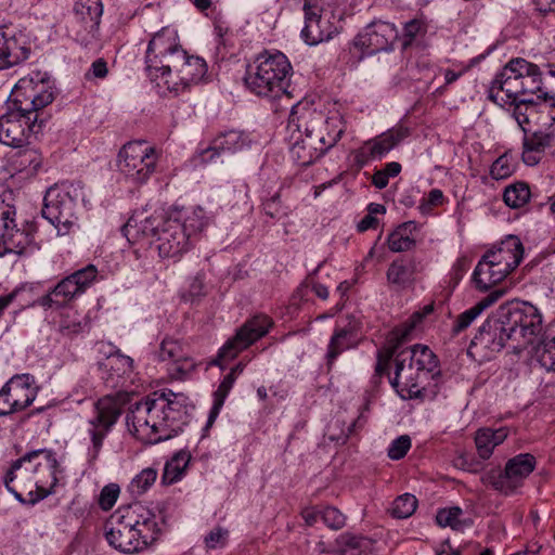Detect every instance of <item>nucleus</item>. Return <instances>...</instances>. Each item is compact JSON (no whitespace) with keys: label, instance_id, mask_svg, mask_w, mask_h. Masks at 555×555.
Returning a JSON list of instances; mask_svg holds the SVG:
<instances>
[{"label":"nucleus","instance_id":"47","mask_svg":"<svg viewBox=\"0 0 555 555\" xmlns=\"http://www.w3.org/2000/svg\"><path fill=\"white\" fill-rule=\"evenodd\" d=\"M158 473L153 467H146L138 473L129 483L132 495L139 496L147 492L157 479Z\"/></svg>","mask_w":555,"mask_h":555},{"label":"nucleus","instance_id":"54","mask_svg":"<svg viewBox=\"0 0 555 555\" xmlns=\"http://www.w3.org/2000/svg\"><path fill=\"white\" fill-rule=\"evenodd\" d=\"M401 164L398 162L387 163L384 168L377 170L372 176V184L379 190L385 189L390 178L397 177L401 172Z\"/></svg>","mask_w":555,"mask_h":555},{"label":"nucleus","instance_id":"35","mask_svg":"<svg viewBox=\"0 0 555 555\" xmlns=\"http://www.w3.org/2000/svg\"><path fill=\"white\" fill-rule=\"evenodd\" d=\"M505 293L506 291L503 288L494 289L473 307L460 313L453 322L452 334L459 335L466 331L486 309L494 305Z\"/></svg>","mask_w":555,"mask_h":555},{"label":"nucleus","instance_id":"51","mask_svg":"<svg viewBox=\"0 0 555 555\" xmlns=\"http://www.w3.org/2000/svg\"><path fill=\"white\" fill-rule=\"evenodd\" d=\"M525 115L522 113H518L521 116V120L528 121V116L533 118L538 113H542V126H553L555 125V101H546L541 103L540 111H537L533 106H524Z\"/></svg>","mask_w":555,"mask_h":555},{"label":"nucleus","instance_id":"29","mask_svg":"<svg viewBox=\"0 0 555 555\" xmlns=\"http://www.w3.org/2000/svg\"><path fill=\"white\" fill-rule=\"evenodd\" d=\"M30 47L23 34L0 30V70L15 66L29 57Z\"/></svg>","mask_w":555,"mask_h":555},{"label":"nucleus","instance_id":"18","mask_svg":"<svg viewBox=\"0 0 555 555\" xmlns=\"http://www.w3.org/2000/svg\"><path fill=\"white\" fill-rule=\"evenodd\" d=\"M38 395L35 377L30 374L12 376L0 389V416L21 412L33 404Z\"/></svg>","mask_w":555,"mask_h":555},{"label":"nucleus","instance_id":"33","mask_svg":"<svg viewBox=\"0 0 555 555\" xmlns=\"http://www.w3.org/2000/svg\"><path fill=\"white\" fill-rule=\"evenodd\" d=\"M178 73L181 76L179 83H172L175 88H186L189 90L193 85H197L205 78L207 74V64L204 59L199 56L189 55L184 50L183 56L177 59Z\"/></svg>","mask_w":555,"mask_h":555},{"label":"nucleus","instance_id":"28","mask_svg":"<svg viewBox=\"0 0 555 555\" xmlns=\"http://www.w3.org/2000/svg\"><path fill=\"white\" fill-rule=\"evenodd\" d=\"M158 359L168 361L175 365L179 378H184L191 374L195 367V360L189 356L183 344L175 338L166 337L159 346Z\"/></svg>","mask_w":555,"mask_h":555},{"label":"nucleus","instance_id":"5","mask_svg":"<svg viewBox=\"0 0 555 555\" xmlns=\"http://www.w3.org/2000/svg\"><path fill=\"white\" fill-rule=\"evenodd\" d=\"M65 480V469L57 454L51 449H38L27 452L14 461L3 477L7 489L18 500L25 493H37V499H44L55 491Z\"/></svg>","mask_w":555,"mask_h":555},{"label":"nucleus","instance_id":"56","mask_svg":"<svg viewBox=\"0 0 555 555\" xmlns=\"http://www.w3.org/2000/svg\"><path fill=\"white\" fill-rule=\"evenodd\" d=\"M320 518L332 530H340L346 526L347 517L337 507L324 506L320 508Z\"/></svg>","mask_w":555,"mask_h":555},{"label":"nucleus","instance_id":"64","mask_svg":"<svg viewBox=\"0 0 555 555\" xmlns=\"http://www.w3.org/2000/svg\"><path fill=\"white\" fill-rule=\"evenodd\" d=\"M30 291L31 288L29 286H17L10 294L0 296V318L2 317L4 310L9 307L10 304L13 302L15 298Z\"/></svg>","mask_w":555,"mask_h":555},{"label":"nucleus","instance_id":"13","mask_svg":"<svg viewBox=\"0 0 555 555\" xmlns=\"http://www.w3.org/2000/svg\"><path fill=\"white\" fill-rule=\"evenodd\" d=\"M99 271L95 266L88 264L62 279L51 291L38 301L43 310L61 308L83 295L96 281Z\"/></svg>","mask_w":555,"mask_h":555},{"label":"nucleus","instance_id":"19","mask_svg":"<svg viewBox=\"0 0 555 555\" xmlns=\"http://www.w3.org/2000/svg\"><path fill=\"white\" fill-rule=\"evenodd\" d=\"M251 146L250 134L240 129L218 132L207 146L198 147L195 162L201 165L216 163L221 155H233Z\"/></svg>","mask_w":555,"mask_h":555},{"label":"nucleus","instance_id":"6","mask_svg":"<svg viewBox=\"0 0 555 555\" xmlns=\"http://www.w3.org/2000/svg\"><path fill=\"white\" fill-rule=\"evenodd\" d=\"M293 75L294 68L286 54L279 50H264L249 65L244 81L251 93L276 100L283 95L292 96L288 89Z\"/></svg>","mask_w":555,"mask_h":555},{"label":"nucleus","instance_id":"42","mask_svg":"<svg viewBox=\"0 0 555 555\" xmlns=\"http://www.w3.org/2000/svg\"><path fill=\"white\" fill-rule=\"evenodd\" d=\"M190 460L191 456L186 451H179L175 453L165 464L162 482L169 486L180 481L185 475Z\"/></svg>","mask_w":555,"mask_h":555},{"label":"nucleus","instance_id":"62","mask_svg":"<svg viewBox=\"0 0 555 555\" xmlns=\"http://www.w3.org/2000/svg\"><path fill=\"white\" fill-rule=\"evenodd\" d=\"M229 531L225 528H214L205 538V545L207 548L215 550L223 547L227 544Z\"/></svg>","mask_w":555,"mask_h":555},{"label":"nucleus","instance_id":"15","mask_svg":"<svg viewBox=\"0 0 555 555\" xmlns=\"http://www.w3.org/2000/svg\"><path fill=\"white\" fill-rule=\"evenodd\" d=\"M16 210L5 206L0 214V257L7 254L25 255L38 247L29 227L18 228L15 221Z\"/></svg>","mask_w":555,"mask_h":555},{"label":"nucleus","instance_id":"39","mask_svg":"<svg viewBox=\"0 0 555 555\" xmlns=\"http://www.w3.org/2000/svg\"><path fill=\"white\" fill-rule=\"evenodd\" d=\"M60 320L57 321L59 331L66 336L82 333L89 326V318L81 314L73 307H62Z\"/></svg>","mask_w":555,"mask_h":555},{"label":"nucleus","instance_id":"57","mask_svg":"<svg viewBox=\"0 0 555 555\" xmlns=\"http://www.w3.org/2000/svg\"><path fill=\"white\" fill-rule=\"evenodd\" d=\"M367 214L357 223L359 232L376 229L378 225L377 215H385L386 207L383 204L370 203L366 207Z\"/></svg>","mask_w":555,"mask_h":555},{"label":"nucleus","instance_id":"30","mask_svg":"<svg viewBox=\"0 0 555 555\" xmlns=\"http://www.w3.org/2000/svg\"><path fill=\"white\" fill-rule=\"evenodd\" d=\"M485 255L496 262V264H500V267L507 273H511L520 263L524 255V247L517 236L508 235L498 246H494Z\"/></svg>","mask_w":555,"mask_h":555},{"label":"nucleus","instance_id":"14","mask_svg":"<svg viewBox=\"0 0 555 555\" xmlns=\"http://www.w3.org/2000/svg\"><path fill=\"white\" fill-rule=\"evenodd\" d=\"M120 413V404L114 397L105 396L96 401L94 415L87 423V434L90 439L87 450L89 462L98 460L104 439L116 424Z\"/></svg>","mask_w":555,"mask_h":555},{"label":"nucleus","instance_id":"8","mask_svg":"<svg viewBox=\"0 0 555 555\" xmlns=\"http://www.w3.org/2000/svg\"><path fill=\"white\" fill-rule=\"evenodd\" d=\"M524 66L527 65L522 57L509 60L490 82L488 96L499 106L509 111L519 128L527 131L530 124L542 122V113H538L533 118L528 116V121L524 122L518 114L521 112L525 115L524 106H533L537 111L541 108V103L521 99V75L527 72Z\"/></svg>","mask_w":555,"mask_h":555},{"label":"nucleus","instance_id":"52","mask_svg":"<svg viewBox=\"0 0 555 555\" xmlns=\"http://www.w3.org/2000/svg\"><path fill=\"white\" fill-rule=\"evenodd\" d=\"M417 507V500L413 494L404 493L398 496L391 505V515L403 519L410 517Z\"/></svg>","mask_w":555,"mask_h":555},{"label":"nucleus","instance_id":"53","mask_svg":"<svg viewBox=\"0 0 555 555\" xmlns=\"http://www.w3.org/2000/svg\"><path fill=\"white\" fill-rule=\"evenodd\" d=\"M516 169L513 156L504 153L498 157L490 167V176L495 180L509 178Z\"/></svg>","mask_w":555,"mask_h":555},{"label":"nucleus","instance_id":"34","mask_svg":"<svg viewBox=\"0 0 555 555\" xmlns=\"http://www.w3.org/2000/svg\"><path fill=\"white\" fill-rule=\"evenodd\" d=\"M508 274L500 264H496V262L483 255L478 261L472 279L478 291L487 292L495 284L502 282Z\"/></svg>","mask_w":555,"mask_h":555},{"label":"nucleus","instance_id":"55","mask_svg":"<svg viewBox=\"0 0 555 555\" xmlns=\"http://www.w3.org/2000/svg\"><path fill=\"white\" fill-rule=\"evenodd\" d=\"M540 365L548 372H555V336L546 339L537 350Z\"/></svg>","mask_w":555,"mask_h":555},{"label":"nucleus","instance_id":"32","mask_svg":"<svg viewBox=\"0 0 555 555\" xmlns=\"http://www.w3.org/2000/svg\"><path fill=\"white\" fill-rule=\"evenodd\" d=\"M99 351L106 357L104 362L100 363V369L106 372V378L121 377L133 371V359L121 353V351L111 343H99Z\"/></svg>","mask_w":555,"mask_h":555},{"label":"nucleus","instance_id":"50","mask_svg":"<svg viewBox=\"0 0 555 555\" xmlns=\"http://www.w3.org/2000/svg\"><path fill=\"white\" fill-rule=\"evenodd\" d=\"M469 267L470 261L465 256H461L454 261L449 273L444 279V283L448 284V295H450L460 284V282L468 271Z\"/></svg>","mask_w":555,"mask_h":555},{"label":"nucleus","instance_id":"61","mask_svg":"<svg viewBox=\"0 0 555 555\" xmlns=\"http://www.w3.org/2000/svg\"><path fill=\"white\" fill-rule=\"evenodd\" d=\"M411 448V439L406 435H402L395 440L388 447L387 453L391 460H401L405 456Z\"/></svg>","mask_w":555,"mask_h":555},{"label":"nucleus","instance_id":"38","mask_svg":"<svg viewBox=\"0 0 555 555\" xmlns=\"http://www.w3.org/2000/svg\"><path fill=\"white\" fill-rule=\"evenodd\" d=\"M524 66L527 72L521 75V95L535 94L538 98H543L544 102L555 101L553 98L547 99V77H544L540 67L525 60Z\"/></svg>","mask_w":555,"mask_h":555},{"label":"nucleus","instance_id":"21","mask_svg":"<svg viewBox=\"0 0 555 555\" xmlns=\"http://www.w3.org/2000/svg\"><path fill=\"white\" fill-rule=\"evenodd\" d=\"M361 327L360 320L351 314L336 320L325 353L328 366H332L341 353L359 346L362 338Z\"/></svg>","mask_w":555,"mask_h":555},{"label":"nucleus","instance_id":"4","mask_svg":"<svg viewBox=\"0 0 555 555\" xmlns=\"http://www.w3.org/2000/svg\"><path fill=\"white\" fill-rule=\"evenodd\" d=\"M162 531V517L140 503L118 507L104 526L108 545L125 554L145 551L159 539Z\"/></svg>","mask_w":555,"mask_h":555},{"label":"nucleus","instance_id":"41","mask_svg":"<svg viewBox=\"0 0 555 555\" xmlns=\"http://www.w3.org/2000/svg\"><path fill=\"white\" fill-rule=\"evenodd\" d=\"M345 131L343 119L339 115H332L325 117L323 115V121L318 126L315 135L321 139L325 145V150L328 151L333 147L340 139Z\"/></svg>","mask_w":555,"mask_h":555},{"label":"nucleus","instance_id":"9","mask_svg":"<svg viewBox=\"0 0 555 555\" xmlns=\"http://www.w3.org/2000/svg\"><path fill=\"white\" fill-rule=\"evenodd\" d=\"M323 114L299 103L294 105L286 125V139L292 159L299 166H309L325 152L322 138L315 135Z\"/></svg>","mask_w":555,"mask_h":555},{"label":"nucleus","instance_id":"46","mask_svg":"<svg viewBox=\"0 0 555 555\" xmlns=\"http://www.w3.org/2000/svg\"><path fill=\"white\" fill-rule=\"evenodd\" d=\"M235 384L234 374H227L214 392V402L209 412L208 423L211 424L218 417L224 401Z\"/></svg>","mask_w":555,"mask_h":555},{"label":"nucleus","instance_id":"2","mask_svg":"<svg viewBox=\"0 0 555 555\" xmlns=\"http://www.w3.org/2000/svg\"><path fill=\"white\" fill-rule=\"evenodd\" d=\"M12 104L0 116V143L24 147L41 130L38 111L54 99L53 88L39 73L21 78L12 92Z\"/></svg>","mask_w":555,"mask_h":555},{"label":"nucleus","instance_id":"31","mask_svg":"<svg viewBox=\"0 0 555 555\" xmlns=\"http://www.w3.org/2000/svg\"><path fill=\"white\" fill-rule=\"evenodd\" d=\"M145 69L147 77L157 89L158 93L179 95L186 91V88L171 87L172 83H179V80H181L176 61L173 63L164 62L162 65L155 66V69L153 67H145Z\"/></svg>","mask_w":555,"mask_h":555},{"label":"nucleus","instance_id":"1","mask_svg":"<svg viewBox=\"0 0 555 555\" xmlns=\"http://www.w3.org/2000/svg\"><path fill=\"white\" fill-rule=\"evenodd\" d=\"M208 223L209 218L199 206L170 207L144 219L131 217L124 230L128 238L150 240L162 259L179 261L199 241Z\"/></svg>","mask_w":555,"mask_h":555},{"label":"nucleus","instance_id":"26","mask_svg":"<svg viewBox=\"0 0 555 555\" xmlns=\"http://www.w3.org/2000/svg\"><path fill=\"white\" fill-rule=\"evenodd\" d=\"M305 26L301 29V38L309 46H317L332 38L330 31L322 27L321 13L322 0H304Z\"/></svg>","mask_w":555,"mask_h":555},{"label":"nucleus","instance_id":"58","mask_svg":"<svg viewBox=\"0 0 555 555\" xmlns=\"http://www.w3.org/2000/svg\"><path fill=\"white\" fill-rule=\"evenodd\" d=\"M448 203L443 192L439 189H433L420 199L418 210L422 215H429L431 211L439 206Z\"/></svg>","mask_w":555,"mask_h":555},{"label":"nucleus","instance_id":"24","mask_svg":"<svg viewBox=\"0 0 555 555\" xmlns=\"http://www.w3.org/2000/svg\"><path fill=\"white\" fill-rule=\"evenodd\" d=\"M535 466L537 460L532 454L515 455L506 462L504 472L492 481V486L503 494H512L522 486L524 480L534 470Z\"/></svg>","mask_w":555,"mask_h":555},{"label":"nucleus","instance_id":"25","mask_svg":"<svg viewBox=\"0 0 555 555\" xmlns=\"http://www.w3.org/2000/svg\"><path fill=\"white\" fill-rule=\"evenodd\" d=\"M74 12L80 27L76 31V39L87 46L96 39L99 34L103 3L101 0H78L75 3Z\"/></svg>","mask_w":555,"mask_h":555},{"label":"nucleus","instance_id":"17","mask_svg":"<svg viewBox=\"0 0 555 555\" xmlns=\"http://www.w3.org/2000/svg\"><path fill=\"white\" fill-rule=\"evenodd\" d=\"M398 38V29L393 23L373 21L352 40L350 50L362 59L391 49Z\"/></svg>","mask_w":555,"mask_h":555},{"label":"nucleus","instance_id":"49","mask_svg":"<svg viewBox=\"0 0 555 555\" xmlns=\"http://www.w3.org/2000/svg\"><path fill=\"white\" fill-rule=\"evenodd\" d=\"M205 276L202 273L190 278L186 286L181 291V299L185 302L194 304L206 296Z\"/></svg>","mask_w":555,"mask_h":555},{"label":"nucleus","instance_id":"27","mask_svg":"<svg viewBox=\"0 0 555 555\" xmlns=\"http://www.w3.org/2000/svg\"><path fill=\"white\" fill-rule=\"evenodd\" d=\"M533 126L543 127L541 124H530L524 132L521 159L527 166H535L544 157V154L553 143V134L542 130L532 131Z\"/></svg>","mask_w":555,"mask_h":555},{"label":"nucleus","instance_id":"43","mask_svg":"<svg viewBox=\"0 0 555 555\" xmlns=\"http://www.w3.org/2000/svg\"><path fill=\"white\" fill-rule=\"evenodd\" d=\"M415 225L413 222L400 224L388 235V247L393 253L409 250L415 244Z\"/></svg>","mask_w":555,"mask_h":555},{"label":"nucleus","instance_id":"12","mask_svg":"<svg viewBox=\"0 0 555 555\" xmlns=\"http://www.w3.org/2000/svg\"><path fill=\"white\" fill-rule=\"evenodd\" d=\"M159 158V151L149 142L130 141L118 152V172L126 183L142 186L156 172Z\"/></svg>","mask_w":555,"mask_h":555},{"label":"nucleus","instance_id":"48","mask_svg":"<svg viewBox=\"0 0 555 555\" xmlns=\"http://www.w3.org/2000/svg\"><path fill=\"white\" fill-rule=\"evenodd\" d=\"M505 204L511 208H520L530 199V190L525 183H515L507 186L503 194Z\"/></svg>","mask_w":555,"mask_h":555},{"label":"nucleus","instance_id":"11","mask_svg":"<svg viewBox=\"0 0 555 555\" xmlns=\"http://www.w3.org/2000/svg\"><path fill=\"white\" fill-rule=\"evenodd\" d=\"M499 314L504 325L502 330L507 333L515 349L526 348L542 332V313L528 301L503 305L499 309Z\"/></svg>","mask_w":555,"mask_h":555},{"label":"nucleus","instance_id":"36","mask_svg":"<svg viewBox=\"0 0 555 555\" xmlns=\"http://www.w3.org/2000/svg\"><path fill=\"white\" fill-rule=\"evenodd\" d=\"M416 263L410 259L393 260L386 272V279L395 289L403 291L414 285L416 280Z\"/></svg>","mask_w":555,"mask_h":555},{"label":"nucleus","instance_id":"22","mask_svg":"<svg viewBox=\"0 0 555 555\" xmlns=\"http://www.w3.org/2000/svg\"><path fill=\"white\" fill-rule=\"evenodd\" d=\"M503 326L500 318L487 320L473 338L467 350L468 354L479 361L490 360L507 341H511L507 333L502 330Z\"/></svg>","mask_w":555,"mask_h":555},{"label":"nucleus","instance_id":"63","mask_svg":"<svg viewBox=\"0 0 555 555\" xmlns=\"http://www.w3.org/2000/svg\"><path fill=\"white\" fill-rule=\"evenodd\" d=\"M425 30V25L421 20H411L403 27L404 46H409L418 34Z\"/></svg>","mask_w":555,"mask_h":555},{"label":"nucleus","instance_id":"60","mask_svg":"<svg viewBox=\"0 0 555 555\" xmlns=\"http://www.w3.org/2000/svg\"><path fill=\"white\" fill-rule=\"evenodd\" d=\"M479 61V57H474L469 60L467 63L457 62L453 63L452 68H447L443 72L446 85H451L455 82L460 77H462L465 73H467L472 67H474Z\"/></svg>","mask_w":555,"mask_h":555},{"label":"nucleus","instance_id":"37","mask_svg":"<svg viewBox=\"0 0 555 555\" xmlns=\"http://www.w3.org/2000/svg\"><path fill=\"white\" fill-rule=\"evenodd\" d=\"M509 429L507 427L479 428L475 434L476 450L480 459L488 460L492 456L496 447L502 444L508 437Z\"/></svg>","mask_w":555,"mask_h":555},{"label":"nucleus","instance_id":"16","mask_svg":"<svg viewBox=\"0 0 555 555\" xmlns=\"http://www.w3.org/2000/svg\"><path fill=\"white\" fill-rule=\"evenodd\" d=\"M272 320L268 315H256L246 321L236 334L227 340L219 349L214 365L223 367V363L234 359L240 352L248 348L263 337L272 326Z\"/></svg>","mask_w":555,"mask_h":555},{"label":"nucleus","instance_id":"44","mask_svg":"<svg viewBox=\"0 0 555 555\" xmlns=\"http://www.w3.org/2000/svg\"><path fill=\"white\" fill-rule=\"evenodd\" d=\"M14 149L16 151L10 155V163L14 170L36 169L40 165V155L37 150L28 147V145Z\"/></svg>","mask_w":555,"mask_h":555},{"label":"nucleus","instance_id":"10","mask_svg":"<svg viewBox=\"0 0 555 555\" xmlns=\"http://www.w3.org/2000/svg\"><path fill=\"white\" fill-rule=\"evenodd\" d=\"M42 216L54 225L57 235H67L79 229L76 212L80 201L86 209L92 207L91 192L80 182H62L48 189Z\"/></svg>","mask_w":555,"mask_h":555},{"label":"nucleus","instance_id":"20","mask_svg":"<svg viewBox=\"0 0 555 555\" xmlns=\"http://www.w3.org/2000/svg\"><path fill=\"white\" fill-rule=\"evenodd\" d=\"M411 135V129L403 125L397 124L382 134L365 141L360 147L353 152L354 163L363 167L372 160L382 159L399 143Z\"/></svg>","mask_w":555,"mask_h":555},{"label":"nucleus","instance_id":"7","mask_svg":"<svg viewBox=\"0 0 555 555\" xmlns=\"http://www.w3.org/2000/svg\"><path fill=\"white\" fill-rule=\"evenodd\" d=\"M438 373V360L427 347L415 345L400 351L395 358V372L390 384L403 400L422 396L425 383Z\"/></svg>","mask_w":555,"mask_h":555},{"label":"nucleus","instance_id":"3","mask_svg":"<svg viewBox=\"0 0 555 555\" xmlns=\"http://www.w3.org/2000/svg\"><path fill=\"white\" fill-rule=\"evenodd\" d=\"M185 400L181 393L162 391L132 404L126 415L129 434L146 444L177 437L188 423Z\"/></svg>","mask_w":555,"mask_h":555},{"label":"nucleus","instance_id":"45","mask_svg":"<svg viewBox=\"0 0 555 555\" xmlns=\"http://www.w3.org/2000/svg\"><path fill=\"white\" fill-rule=\"evenodd\" d=\"M463 511L457 506L441 508L436 515L437 524L440 527H450L453 530L462 531L472 525L470 521L462 519Z\"/></svg>","mask_w":555,"mask_h":555},{"label":"nucleus","instance_id":"23","mask_svg":"<svg viewBox=\"0 0 555 555\" xmlns=\"http://www.w3.org/2000/svg\"><path fill=\"white\" fill-rule=\"evenodd\" d=\"M184 49L180 44L178 31L169 26L163 27L151 38L146 54V67L162 65L164 62H175L183 56Z\"/></svg>","mask_w":555,"mask_h":555},{"label":"nucleus","instance_id":"40","mask_svg":"<svg viewBox=\"0 0 555 555\" xmlns=\"http://www.w3.org/2000/svg\"><path fill=\"white\" fill-rule=\"evenodd\" d=\"M372 546V541L363 535L344 532L335 540V551L339 555H362Z\"/></svg>","mask_w":555,"mask_h":555},{"label":"nucleus","instance_id":"59","mask_svg":"<svg viewBox=\"0 0 555 555\" xmlns=\"http://www.w3.org/2000/svg\"><path fill=\"white\" fill-rule=\"evenodd\" d=\"M120 494V487L115 483L111 482L105 485L99 494L98 504L102 511H109L113 508V506L116 504L118 498Z\"/></svg>","mask_w":555,"mask_h":555}]
</instances>
